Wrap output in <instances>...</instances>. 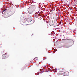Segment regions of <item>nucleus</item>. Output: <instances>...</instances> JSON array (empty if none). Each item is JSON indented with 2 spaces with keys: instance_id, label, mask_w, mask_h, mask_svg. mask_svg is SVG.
<instances>
[{
  "instance_id": "f257e3e1",
  "label": "nucleus",
  "mask_w": 77,
  "mask_h": 77,
  "mask_svg": "<svg viewBox=\"0 0 77 77\" xmlns=\"http://www.w3.org/2000/svg\"><path fill=\"white\" fill-rule=\"evenodd\" d=\"M69 75V72L67 71H66L65 72H63V75L64 76H68Z\"/></svg>"
},
{
  "instance_id": "f03ea898",
  "label": "nucleus",
  "mask_w": 77,
  "mask_h": 77,
  "mask_svg": "<svg viewBox=\"0 0 77 77\" xmlns=\"http://www.w3.org/2000/svg\"><path fill=\"white\" fill-rule=\"evenodd\" d=\"M70 43V41L67 40L66 41L65 45L66 46H68L69 45V44Z\"/></svg>"
},
{
  "instance_id": "7ed1b4c3",
  "label": "nucleus",
  "mask_w": 77,
  "mask_h": 77,
  "mask_svg": "<svg viewBox=\"0 0 77 77\" xmlns=\"http://www.w3.org/2000/svg\"><path fill=\"white\" fill-rule=\"evenodd\" d=\"M6 54H7V53H5V54H4L2 56V59H6Z\"/></svg>"
},
{
  "instance_id": "20e7f679",
  "label": "nucleus",
  "mask_w": 77,
  "mask_h": 77,
  "mask_svg": "<svg viewBox=\"0 0 77 77\" xmlns=\"http://www.w3.org/2000/svg\"><path fill=\"white\" fill-rule=\"evenodd\" d=\"M59 75H63V72H59L58 73Z\"/></svg>"
},
{
  "instance_id": "39448f33",
  "label": "nucleus",
  "mask_w": 77,
  "mask_h": 77,
  "mask_svg": "<svg viewBox=\"0 0 77 77\" xmlns=\"http://www.w3.org/2000/svg\"><path fill=\"white\" fill-rule=\"evenodd\" d=\"M54 24L53 25V26H54L55 27H56V26H57V23H56V22H57V20H56V19H55L54 21Z\"/></svg>"
},
{
  "instance_id": "423d86ee",
  "label": "nucleus",
  "mask_w": 77,
  "mask_h": 77,
  "mask_svg": "<svg viewBox=\"0 0 77 77\" xmlns=\"http://www.w3.org/2000/svg\"><path fill=\"white\" fill-rule=\"evenodd\" d=\"M22 21L23 23H25L26 21V20L25 19H23L22 20Z\"/></svg>"
},
{
  "instance_id": "0eeeda50",
  "label": "nucleus",
  "mask_w": 77,
  "mask_h": 77,
  "mask_svg": "<svg viewBox=\"0 0 77 77\" xmlns=\"http://www.w3.org/2000/svg\"><path fill=\"white\" fill-rule=\"evenodd\" d=\"M28 11L29 14H31L32 13V12L31 11V10H29Z\"/></svg>"
},
{
  "instance_id": "6e6552de",
  "label": "nucleus",
  "mask_w": 77,
  "mask_h": 77,
  "mask_svg": "<svg viewBox=\"0 0 77 77\" xmlns=\"http://www.w3.org/2000/svg\"><path fill=\"white\" fill-rule=\"evenodd\" d=\"M6 10H7V9L6 8H5L4 10V12L5 11H6Z\"/></svg>"
},
{
  "instance_id": "1a4fd4ad",
  "label": "nucleus",
  "mask_w": 77,
  "mask_h": 77,
  "mask_svg": "<svg viewBox=\"0 0 77 77\" xmlns=\"http://www.w3.org/2000/svg\"><path fill=\"white\" fill-rule=\"evenodd\" d=\"M57 17V18H59V17Z\"/></svg>"
},
{
  "instance_id": "9d476101",
  "label": "nucleus",
  "mask_w": 77,
  "mask_h": 77,
  "mask_svg": "<svg viewBox=\"0 0 77 77\" xmlns=\"http://www.w3.org/2000/svg\"><path fill=\"white\" fill-rule=\"evenodd\" d=\"M35 59H35V58L34 59V60H35Z\"/></svg>"
},
{
  "instance_id": "9b49d317",
  "label": "nucleus",
  "mask_w": 77,
  "mask_h": 77,
  "mask_svg": "<svg viewBox=\"0 0 77 77\" xmlns=\"http://www.w3.org/2000/svg\"><path fill=\"white\" fill-rule=\"evenodd\" d=\"M53 21H54V19L53 20Z\"/></svg>"
},
{
  "instance_id": "f8f14e48",
  "label": "nucleus",
  "mask_w": 77,
  "mask_h": 77,
  "mask_svg": "<svg viewBox=\"0 0 77 77\" xmlns=\"http://www.w3.org/2000/svg\"><path fill=\"white\" fill-rule=\"evenodd\" d=\"M39 16H41V15H40V14H39Z\"/></svg>"
},
{
  "instance_id": "ddd939ff",
  "label": "nucleus",
  "mask_w": 77,
  "mask_h": 77,
  "mask_svg": "<svg viewBox=\"0 0 77 77\" xmlns=\"http://www.w3.org/2000/svg\"><path fill=\"white\" fill-rule=\"evenodd\" d=\"M36 59H37V58H36Z\"/></svg>"
}]
</instances>
